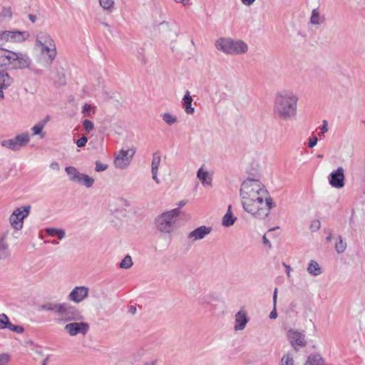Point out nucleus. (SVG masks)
Listing matches in <instances>:
<instances>
[{
    "label": "nucleus",
    "mask_w": 365,
    "mask_h": 365,
    "mask_svg": "<svg viewBox=\"0 0 365 365\" xmlns=\"http://www.w3.org/2000/svg\"><path fill=\"white\" fill-rule=\"evenodd\" d=\"M329 184L336 188L343 187L344 185V174L342 167H339L336 170L330 174Z\"/></svg>",
    "instance_id": "2eb2a0df"
},
{
    "label": "nucleus",
    "mask_w": 365,
    "mask_h": 365,
    "mask_svg": "<svg viewBox=\"0 0 365 365\" xmlns=\"http://www.w3.org/2000/svg\"><path fill=\"white\" fill-rule=\"evenodd\" d=\"M242 3L245 6H251L255 0H241Z\"/></svg>",
    "instance_id": "4d7b16f0"
},
{
    "label": "nucleus",
    "mask_w": 365,
    "mask_h": 365,
    "mask_svg": "<svg viewBox=\"0 0 365 365\" xmlns=\"http://www.w3.org/2000/svg\"><path fill=\"white\" fill-rule=\"evenodd\" d=\"M248 321L249 318L247 317L246 310L241 309L235 315V331L243 330L245 328Z\"/></svg>",
    "instance_id": "dca6fc26"
},
{
    "label": "nucleus",
    "mask_w": 365,
    "mask_h": 365,
    "mask_svg": "<svg viewBox=\"0 0 365 365\" xmlns=\"http://www.w3.org/2000/svg\"><path fill=\"white\" fill-rule=\"evenodd\" d=\"M327 130H328L327 122V120H324L322 126L320 127V133L324 134V133H327Z\"/></svg>",
    "instance_id": "603ef678"
},
{
    "label": "nucleus",
    "mask_w": 365,
    "mask_h": 365,
    "mask_svg": "<svg viewBox=\"0 0 365 365\" xmlns=\"http://www.w3.org/2000/svg\"><path fill=\"white\" fill-rule=\"evenodd\" d=\"M50 168L56 171H59L60 165L57 162H53L50 165Z\"/></svg>",
    "instance_id": "864d4df0"
},
{
    "label": "nucleus",
    "mask_w": 365,
    "mask_h": 365,
    "mask_svg": "<svg viewBox=\"0 0 365 365\" xmlns=\"http://www.w3.org/2000/svg\"><path fill=\"white\" fill-rule=\"evenodd\" d=\"M89 329L88 324L86 322H71L64 327V330L71 336L81 334L85 335Z\"/></svg>",
    "instance_id": "f8f14e48"
},
{
    "label": "nucleus",
    "mask_w": 365,
    "mask_h": 365,
    "mask_svg": "<svg viewBox=\"0 0 365 365\" xmlns=\"http://www.w3.org/2000/svg\"><path fill=\"white\" fill-rule=\"evenodd\" d=\"M346 243L342 240L341 236H339V240L335 244V250L337 253L341 254L345 251Z\"/></svg>",
    "instance_id": "58836bf2"
},
{
    "label": "nucleus",
    "mask_w": 365,
    "mask_h": 365,
    "mask_svg": "<svg viewBox=\"0 0 365 365\" xmlns=\"http://www.w3.org/2000/svg\"><path fill=\"white\" fill-rule=\"evenodd\" d=\"M9 324V320L8 317L5 314H0V329L7 328Z\"/></svg>",
    "instance_id": "a19ab883"
},
{
    "label": "nucleus",
    "mask_w": 365,
    "mask_h": 365,
    "mask_svg": "<svg viewBox=\"0 0 365 365\" xmlns=\"http://www.w3.org/2000/svg\"><path fill=\"white\" fill-rule=\"evenodd\" d=\"M133 264L132 257L130 255H126L120 262V267L121 269H129Z\"/></svg>",
    "instance_id": "e433bc0d"
},
{
    "label": "nucleus",
    "mask_w": 365,
    "mask_h": 365,
    "mask_svg": "<svg viewBox=\"0 0 365 365\" xmlns=\"http://www.w3.org/2000/svg\"><path fill=\"white\" fill-rule=\"evenodd\" d=\"M262 242H263V244L264 245L267 246L269 248L272 247V244H271L270 241L267 238L265 235L262 237Z\"/></svg>",
    "instance_id": "5fc2aeb1"
},
{
    "label": "nucleus",
    "mask_w": 365,
    "mask_h": 365,
    "mask_svg": "<svg viewBox=\"0 0 365 365\" xmlns=\"http://www.w3.org/2000/svg\"><path fill=\"white\" fill-rule=\"evenodd\" d=\"M7 328L11 331H15V332L19 333V334L22 333L24 331V328L21 326L14 325V324H11L10 322H9V324Z\"/></svg>",
    "instance_id": "c03bdc74"
},
{
    "label": "nucleus",
    "mask_w": 365,
    "mask_h": 365,
    "mask_svg": "<svg viewBox=\"0 0 365 365\" xmlns=\"http://www.w3.org/2000/svg\"><path fill=\"white\" fill-rule=\"evenodd\" d=\"M321 222L319 220H313L310 225V230L312 232H317L320 229Z\"/></svg>",
    "instance_id": "a18cd8bd"
},
{
    "label": "nucleus",
    "mask_w": 365,
    "mask_h": 365,
    "mask_svg": "<svg viewBox=\"0 0 365 365\" xmlns=\"http://www.w3.org/2000/svg\"><path fill=\"white\" fill-rule=\"evenodd\" d=\"M56 318L58 322H66L81 320L83 316L76 307L68 302H63L60 304Z\"/></svg>",
    "instance_id": "0eeeda50"
},
{
    "label": "nucleus",
    "mask_w": 365,
    "mask_h": 365,
    "mask_svg": "<svg viewBox=\"0 0 365 365\" xmlns=\"http://www.w3.org/2000/svg\"><path fill=\"white\" fill-rule=\"evenodd\" d=\"M45 232L50 237H57L59 240H62L66 236V232L62 229L54 227H48L45 230Z\"/></svg>",
    "instance_id": "cd10ccee"
},
{
    "label": "nucleus",
    "mask_w": 365,
    "mask_h": 365,
    "mask_svg": "<svg viewBox=\"0 0 365 365\" xmlns=\"http://www.w3.org/2000/svg\"><path fill=\"white\" fill-rule=\"evenodd\" d=\"M162 118L163 121L169 125H173L178 122L177 117L170 113H163L162 115Z\"/></svg>",
    "instance_id": "473e14b6"
},
{
    "label": "nucleus",
    "mask_w": 365,
    "mask_h": 365,
    "mask_svg": "<svg viewBox=\"0 0 365 365\" xmlns=\"http://www.w3.org/2000/svg\"><path fill=\"white\" fill-rule=\"evenodd\" d=\"M298 100L297 95L292 91L284 90L278 92L274 102V116L284 121L295 118L297 114Z\"/></svg>",
    "instance_id": "f03ea898"
},
{
    "label": "nucleus",
    "mask_w": 365,
    "mask_h": 365,
    "mask_svg": "<svg viewBox=\"0 0 365 365\" xmlns=\"http://www.w3.org/2000/svg\"><path fill=\"white\" fill-rule=\"evenodd\" d=\"M31 205H25L16 208L10 215L9 222L13 228L20 230L23 227L24 219L26 218L30 212Z\"/></svg>",
    "instance_id": "1a4fd4ad"
},
{
    "label": "nucleus",
    "mask_w": 365,
    "mask_h": 365,
    "mask_svg": "<svg viewBox=\"0 0 365 365\" xmlns=\"http://www.w3.org/2000/svg\"><path fill=\"white\" fill-rule=\"evenodd\" d=\"M284 265L285 266L286 269H287V277H290V271H291V267L289 265H286L284 264Z\"/></svg>",
    "instance_id": "052dcab7"
},
{
    "label": "nucleus",
    "mask_w": 365,
    "mask_h": 365,
    "mask_svg": "<svg viewBox=\"0 0 365 365\" xmlns=\"http://www.w3.org/2000/svg\"><path fill=\"white\" fill-rule=\"evenodd\" d=\"M88 142V138L86 136H82L76 141V145L79 148H82L86 145V143Z\"/></svg>",
    "instance_id": "09e8293b"
},
{
    "label": "nucleus",
    "mask_w": 365,
    "mask_h": 365,
    "mask_svg": "<svg viewBox=\"0 0 365 365\" xmlns=\"http://www.w3.org/2000/svg\"><path fill=\"white\" fill-rule=\"evenodd\" d=\"M14 138L18 143L19 148L26 145L30 140V137L27 133H23L17 135Z\"/></svg>",
    "instance_id": "c85d7f7f"
},
{
    "label": "nucleus",
    "mask_w": 365,
    "mask_h": 365,
    "mask_svg": "<svg viewBox=\"0 0 365 365\" xmlns=\"http://www.w3.org/2000/svg\"><path fill=\"white\" fill-rule=\"evenodd\" d=\"M48 361V357L47 356L43 361L41 365H47Z\"/></svg>",
    "instance_id": "0e129e2a"
},
{
    "label": "nucleus",
    "mask_w": 365,
    "mask_h": 365,
    "mask_svg": "<svg viewBox=\"0 0 365 365\" xmlns=\"http://www.w3.org/2000/svg\"><path fill=\"white\" fill-rule=\"evenodd\" d=\"M29 34L27 31H4L0 34L1 40L11 42H22L27 39Z\"/></svg>",
    "instance_id": "9b49d317"
},
{
    "label": "nucleus",
    "mask_w": 365,
    "mask_h": 365,
    "mask_svg": "<svg viewBox=\"0 0 365 365\" xmlns=\"http://www.w3.org/2000/svg\"><path fill=\"white\" fill-rule=\"evenodd\" d=\"M350 222H357L359 224L364 225L365 223V212L364 210L359 208L353 209L350 218Z\"/></svg>",
    "instance_id": "aec40b11"
},
{
    "label": "nucleus",
    "mask_w": 365,
    "mask_h": 365,
    "mask_svg": "<svg viewBox=\"0 0 365 365\" xmlns=\"http://www.w3.org/2000/svg\"><path fill=\"white\" fill-rule=\"evenodd\" d=\"M8 51L5 48H0V68H6Z\"/></svg>",
    "instance_id": "4c0bfd02"
},
{
    "label": "nucleus",
    "mask_w": 365,
    "mask_h": 365,
    "mask_svg": "<svg viewBox=\"0 0 365 365\" xmlns=\"http://www.w3.org/2000/svg\"><path fill=\"white\" fill-rule=\"evenodd\" d=\"M32 61L29 56L22 52H14L8 51L7 54V69H24L29 68Z\"/></svg>",
    "instance_id": "423d86ee"
},
{
    "label": "nucleus",
    "mask_w": 365,
    "mask_h": 365,
    "mask_svg": "<svg viewBox=\"0 0 365 365\" xmlns=\"http://www.w3.org/2000/svg\"><path fill=\"white\" fill-rule=\"evenodd\" d=\"M307 272L309 274L317 277L322 274V268L314 260H311L307 267Z\"/></svg>",
    "instance_id": "bb28decb"
},
{
    "label": "nucleus",
    "mask_w": 365,
    "mask_h": 365,
    "mask_svg": "<svg viewBox=\"0 0 365 365\" xmlns=\"http://www.w3.org/2000/svg\"><path fill=\"white\" fill-rule=\"evenodd\" d=\"M99 3L105 10H110L114 6V0H99Z\"/></svg>",
    "instance_id": "ea45409f"
},
{
    "label": "nucleus",
    "mask_w": 365,
    "mask_h": 365,
    "mask_svg": "<svg viewBox=\"0 0 365 365\" xmlns=\"http://www.w3.org/2000/svg\"><path fill=\"white\" fill-rule=\"evenodd\" d=\"M65 171L68 176L71 182L79 183L83 173H80L75 167L68 166L65 168Z\"/></svg>",
    "instance_id": "6ab92c4d"
},
{
    "label": "nucleus",
    "mask_w": 365,
    "mask_h": 365,
    "mask_svg": "<svg viewBox=\"0 0 365 365\" xmlns=\"http://www.w3.org/2000/svg\"><path fill=\"white\" fill-rule=\"evenodd\" d=\"M325 21V17L320 14L319 9H314L312 10V15L310 17V24L312 25H320Z\"/></svg>",
    "instance_id": "a878e982"
},
{
    "label": "nucleus",
    "mask_w": 365,
    "mask_h": 365,
    "mask_svg": "<svg viewBox=\"0 0 365 365\" xmlns=\"http://www.w3.org/2000/svg\"><path fill=\"white\" fill-rule=\"evenodd\" d=\"M185 205V202H184V201H180V202H179V203H178L179 207H182V206H184Z\"/></svg>",
    "instance_id": "69168bd1"
},
{
    "label": "nucleus",
    "mask_w": 365,
    "mask_h": 365,
    "mask_svg": "<svg viewBox=\"0 0 365 365\" xmlns=\"http://www.w3.org/2000/svg\"><path fill=\"white\" fill-rule=\"evenodd\" d=\"M192 98L188 91H186L182 98V106L187 114L192 115L195 113V108L192 106Z\"/></svg>",
    "instance_id": "4be33fe9"
},
{
    "label": "nucleus",
    "mask_w": 365,
    "mask_h": 365,
    "mask_svg": "<svg viewBox=\"0 0 365 365\" xmlns=\"http://www.w3.org/2000/svg\"><path fill=\"white\" fill-rule=\"evenodd\" d=\"M134 154L135 150L133 149L128 150H120L114 160L115 168L121 170L125 169L130 163Z\"/></svg>",
    "instance_id": "9d476101"
},
{
    "label": "nucleus",
    "mask_w": 365,
    "mask_h": 365,
    "mask_svg": "<svg viewBox=\"0 0 365 365\" xmlns=\"http://www.w3.org/2000/svg\"><path fill=\"white\" fill-rule=\"evenodd\" d=\"M29 20L31 22L34 23L36 21V16L35 15H33V14H29Z\"/></svg>",
    "instance_id": "bf43d9fd"
},
{
    "label": "nucleus",
    "mask_w": 365,
    "mask_h": 365,
    "mask_svg": "<svg viewBox=\"0 0 365 365\" xmlns=\"http://www.w3.org/2000/svg\"><path fill=\"white\" fill-rule=\"evenodd\" d=\"M152 172V178L158 184L160 182L159 179L158 178V171H151Z\"/></svg>",
    "instance_id": "6e6d98bb"
},
{
    "label": "nucleus",
    "mask_w": 365,
    "mask_h": 365,
    "mask_svg": "<svg viewBox=\"0 0 365 365\" xmlns=\"http://www.w3.org/2000/svg\"><path fill=\"white\" fill-rule=\"evenodd\" d=\"M304 365H327L325 360L318 353H313L308 356Z\"/></svg>",
    "instance_id": "5701e85b"
},
{
    "label": "nucleus",
    "mask_w": 365,
    "mask_h": 365,
    "mask_svg": "<svg viewBox=\"0 0 365 365\" xmlns=\"http://www.w3.org/2000/svg\"><path fill=\"white\" fill-rule=\"evenodd\" d=\"M280 365H294V358L290 352H287L283 355Z\"/></svg>",
    "instance_id": "f704fd0d"
},
{
    "label": "nucleus",
    "mask_w": 365,
    "mask_h": 365,
    "mask_svg": "<svg viewBox=\"0 0 365 365\" xmlns=\"http://www.w3.org/2000/svg\"><path fill=\"white\" fill-rule=\"evenodd\" d=\"M88 295V288L84 286L76 287L68 294V299L75 303H80Z\"/></svg>",
    "instance_id": "ddd939ff"
},
{
    "label": "nucleus",
    "mask_w": 365,
    "mask_h": 365,
    "mask_svg": "<svg viewBox=\"0 0 365 365\" xmlns=\"http://www.w3.org/2000/svg\"><path fill=\"white\" fill-rule=\"evenodd\" d=\"M53 245H58V242H57L56 240H53L51 242Z\"/></svg>",
    "instance_id": "338daca9"
},
{
    "label": "nucleus",
    "mask_w": 365,
    "mask_h": 365,
    "mask_svg": "<svg viewBox=\"0 0 365 365\" xmlns=\"http://www.w3.org/2000/svg\"><path fill=\"white\" fill-rule=\"evenodd\" d=\"M215 46L217 50L231 56L245 54L248 51L247 43L241 39L230 37H221L216 40Z\"/></svg>",
    "instance_id": "7ed1b4c3"
},
{
    "label": "nucleus",
    "mask_w": 365,
    "mask_h": 365,
    "mask_svg": "<svg viewBox=\"0 0 365 365\" xmlns=\"http://www.w3.org/2000/svg\"><path fill=\"white\" fill-rule=\"evenodd\" d=\"M91 110H92L91 106L88 103H85L83 107L82 113L83 114L84 116L89 117L91 115Z\"/></svg>",
    "instance_id": "de8ad7c7"
},
{
    "label": "nucleus",
    "mask_w": 365,
    "mask_h": 365,
    "mask_svg": "<svg viewBox=\"0 0 365 365\" xmlns=\"http://www.w3.org/2000/svg\"><path fill=\"white\" fill-rule=\"evenodd\" d=\"M180 207L164 212L155 219L156 229L163 234H170L175 228V224L180 215Z\"/></svg>",
    "instance_id": "20e7f679"
},
{
    "label": "nucleus",
    "mask_w": 365,
    "mask_h": 365,
    "mask_svg": "<svg viewBox=\"0 0 365 365\" xmlns=\"http://www.w3.org/2000/svg\"><path fill=\"white\" fill-rule=\"evenodd\" d=\"M9 245L6 242V236L0 237V259H5L9 256Z\"/></svg>",
    "instance_id": "393cba45"
},
{
    "label": "nucleus",
    "mask_w": 365,
    "mask_h": 365,
    "mask_svg": "<svg viewBox=\"0 0 365 365\" xmlns=\"http://www.w3.org/2000/svg\"><path fill=\"white\" fill-rule=\"evenodd\" d=\"M236 217L233 216L232 212V206L229 205L227 213L222 217V224L224 227H230L235 222Z\"/></svg>",
    "instance_id": "b1692460"
},
{
    "label": "nucleus",
    "mask_w": 365,
    "mask_h": 365,
    "mask_svg": "<svg viewBox=\"0 0 365 365\" xmlns=\"http://www.w3.org/2000/svg\"><path fill=\"white\" fill-rule=\"evenodd\" d=\"M317 138L316 136H314L312 137V138H310L309 141V143H308V145L309 148H313L314 147L317 143Z\"/></svg>",
    "instance_id": "3c124183"
},
{
    "label": "nucleus",
    "mask_w": 365,
    "mask_h": 365,
    "mask_svg": "<svg viewBox=\"0 0 365 365\" xmlns=\"http://www.w3.org/2000/svg\"><path fill=\"white\" fill-rule=\"evenodd\" d=\"M161 157L158 152L155 153L153 155V160L151 163V171H158L159 165L160 164Z\"/></svg>",
    "instance_id": "2f4dec72"
},
{
    "label": "nucleus",
    "mask_w": 365,
    "mask_h": 365,
    "mask_svg": "<svg viewBox=\"0 0 365 365\" xmlns=\"http://www.w3.org/2000/svg\"><path fill=\"white\" fill-rule=\"evenodd\" d=\"M83 126L87 133H89L94 129V124L88 119H86L83 121Z\"/></svg>",
    "instance_id": "37998d69"
},
{
    "label": "nucleus",
    "mask_w": 365,
    "mask_h": 365,
    "mask_svg": "<svg viewBox=\"0 0 365 365\" xmlns=\"http://www.w3.org/2000/svg\"><path fill=\"white\" fill-rule=\"evenodd\" d=\"M287 337L296 352L299 351L300 349L305 347L307 344L304 331L290 329L287 331Z\"/></svg>",
    "instance_id": "6e6552de"
},
{
    "label": "nucleus",
    "mask_w": 365,
    "mask_h": 365,
    "mask_svg": "<svg viewBox=\"0 0 365 365\" xmlns=\"http://www.w3.org/2000/svg\"><path fill=\"white\" fill-rule=\"evenodd\" d=\"M177 2L181 3L183 6H187L190 4V0H175Z\"/></svg>",
    "instance_id": "13d9d810"
},
{
    "label": "nucleus",
    "mask_w": 365,
    "mask_h": 365,
    "mask_svg": "<svg viewBox=\"0 0 365 365\" xmlns=\"http://www.w3.org/2000/svg\"><path fill=\"white\" fill-rule=\"evenodd\" d=\"M42 70H40V69H36V70H34V73L36 75H41L42 74Z\"/></svg>",
    "instance_id": "e2e57ef3"
},
{
    "label": "nucleus",
    "mask_w": 365,
    "mask_h": 365,
    "mask_svg": "<svg viewBox=\"0 0 365 365\" xmlns=\"http://www.w3.org/2000/svg\"><path fill=\"white\" fill-rule=\"evenodd\" d=\"M12 83V78L6 72H0V101L4 98V91L8 88Z\"/></svg>",
    "instance_id": "f3484780"
},
{
    "label": "nucleus",
    "mask_w": 365,
    "mask_h": 365,
    "mask_svg": "<svg viewBox=\"0 0 365 365\" xmlns=\"http://www.w3.org/2000/svg\"><path fill=\"white\" fill-rule=\"evenodd\" d=\"M58 80L56 81V82L59 84V85H63L66 83V80H65V76H64V74L63 73H58Z\"/></svg>",
    "instance_id": "8fccbe9b"
},
{
    "label": "nucleus",
    "mask_w": 365,
    "mask_h": 365,
    "mask_svg": "<svg viewBox=\"0 0 365 365\" xmlns=\"http://www.w3.org/2000/svg\"><path fill=\"white\" fill-rule=\"evenodd\" d=\"M243 209L258 220L265 219L275 206L264 185L257 179L248 178L240 190Z\"/></svg>",
    "instance_id": "f257e3e1"
},
{
    "label": "nucleus",
    "mask_w": 365,
    "mask_h": 365,
    "mask_svg": "<svg viewBox=\"0 0 365 365\" xmlns=\"http://www.w3.org/2000/svg\"><path fill=\"white\" fill-rule=\"evenodd\" d=\"M61 303L57 302H48L41 306L42 310L53 312L54 313V316L56 317L60 307Z\"/></svg>",
    "instance_id": "c756f323"
},
{
    "label": "nucleus",
    "mask_w": 365,
    "mask_h": 365,
    "mask_svg": "<svg viewBox=\"0 0 365 365\" xmlns=\"http://www.w3.org/2000/svg\"><path fill=\"white\" fill-rule=\"evenodd\" d=\"M35 45L40 48L42 54L46 56V62L51 63L57 56L56 46L51 36L45 31L38 32Z\"/></svg>",
    "instance_id": "39448f33"
},
{
    "label": "nucleus",
    "mask_w": 365,
    "mask_h": 365,
    "mask_svg": "<svg viewBox=\"0 0 365 365\" xmlns=\"http://www.w3.org/2000/svg\"><path fill=\"white\" fill-rule=\"evenodd\" d=\"M11 361V355L7 353L0 354V365H9Z\"/></svg>",
    "instance_id": "79ce46f5"
},
{
    "label": "nucleus",
    "mask_w": 365,
    "mask_h": 365,
    "mask_svg": "<svg viewBox=\"0 0 365 365\" xmlns=\"http://www.w3.org/2000/svg\"><path fill=\"white\" fill-rule=\"evenodd\" d=\"M131 309H132V312L134 313L135 311V308H131Z\"/></svg>",
    "instance_id": "774afa93"
},
{
    "label": "nucleus",
    "mask_w": 365,
    "mask_h": 365,
    "mask_svg": "<svg viewBox=\"0 0 365 365\" xmlns=\"http://www.w3.org/2000/svg\"><path fill=\"white\" fill-rule=\"evenodd\" d=\"M212 230L210 227L200 226L194 230L191 231L187 235V240L190 242L193 243L197 240H201L205 237L206 235H209Z\"/></svg>",
    "instance_id": "4468645a"
},
{
    "label": "nucleus",
    "mask_w": 365,
    "mask_h": 365,
    "mask_svg": "<svg viewBox=\"0 0 365 365\" xmlns=\"http://www.w3.org/2000/svg\"><path fill=\"white\" fill-rule=\"evenodd\" d=\"M277 288H275L273 293V309L269 314V318L272 319H274L277 317Z\"/></svg>",
    "instance_id": "c9c22d12"
},
{
    "label": "nucleus",
    "mask_w": 365,
    "mask_h": 365,
    "mask_svg": "<svg viewBox=\"0 0 365 365\" xmlns=\"http://www.w3.org/2000/svg\"><path fill=\"white\" fill-rule=\"evenodd\" d=\"M95 182V180L90 177L88 175L83 174L81 180H80V182L78 184L83 185L86 186V187L89 188L91 187Z\"/></svg>",
    "instance_id": "72a5a7b5"
},
{
    "label": "nucleus",
    "mask_w": 365,
    "mask_h": 365,
    "mask_svg": "<svg viewBox=\"0 0 365 365\" xmlns=\"http://www.w3.org/2000/svg\"><path fill=\"white\" fill-rule=\"evenodd\" d=\"M108 167L107 164L102 163L100 161H96L95 170L96 172H102L106 170Z\"/></svg>",
    "instance_id": "49530a36"
},
{
    "label": "nucleus",
    "mask_w": 365,
    "mask_h": 365,
    "mask_svg": "<svg viewBox=\"0 0 365 365\" xmlns=\"http://www.w3.org/2000/svg\"><path fill=\"white\" fill-rule=\"evenodd\" d=\"M197 177L203 186L212 187V174L207 170H204L202 166L198 170Z\"/></svg>",
    "instance_id": "a211bd4d"
},
{
    "label": "nucleus",
    "mask_w": 365,
    "mask_h": 365,
    "mask_svg": "<svg viewBox=\"0 0 365 365\" xmlns=\"http://www.w3.org/2000/svg\"><path fill=\"white\" fill-rule=\"evenodd\" d=\"M1 145L13 150H18L20 149L14 138L12 139L3 140L1 142Z\"/></svg>",
    "instance_id": "7c9ffc66"
},
{
    "label": "nucleus",
    "mask_w": 365,
    "mask_h": 365,
    "mask_svg": "<svg viewBox=\"0 0 365 365\" xmlns=\"http://www.w3.org/2000/svg\"><path fill=\"white\" fill-rule=\"evenodd\" d=\"M50 117L46 116L44 119L36 123L31 128L34 135H39L41 138H43L45 135L42 133L43 129L49 121Z\"/></svg>",
    "instance_id": "412c9836"
},
{
    "label": "nucleus",
    "mask_w": 365,
    "mask_h": 365,
    "mask_svg": "<svg viewBox=\"0 0 365 365\" xmlns=\"http://www.w3.org/2000/svg\"><path fill=\"white\" fill-rule=\"evenodd\" d=\"M331 240H332V234L329 232L327 237H326V241L327 242H329L331 241Z\"/></svg>",
    "instance_id": "680f3d73"
}]
</instances>
